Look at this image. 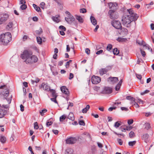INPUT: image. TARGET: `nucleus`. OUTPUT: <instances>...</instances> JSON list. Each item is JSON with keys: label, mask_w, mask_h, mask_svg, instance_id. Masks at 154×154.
<instances>
[{"label": "nucleus", "mask_w": 154, "mask_h": 154, "mask_svg": "<svg viewBox=\"0 0 154 154\" xmlns=\"http://www.w3.org/2000/svg\"><path fill=\"white\" fill-rule=\"evenodd\" d=\"M11 40V35L10 32H7L0 35V42L4 45H6Z\"/></svg>", "instance_id": "nucleus-1"}, {"label": "nucleus", "mask_w": 154, "mask_h": 154, "mask_svg": "<svg viewBox=\"0 0 154 154\" xmlns=\"http://www.w3.org/2000/svg\"><path fill=\"white\" fill-rule=\"evenodd\" d=\"M134 16L130 17L128 15H124L122 17V23L123 25H125V24L128 25L131 22L134 21Z\"/></svg>", "instance_id": "nucleus-2"}, {"label": "nucleus", "mask_w": 154, "mask_h": 154, "mask_svg": "<svg viewBox=\"0 0 154 154\" xmlns=\"http://www.w3.org/2000/svg\"><path fill=\"white\" fill-rule=\"evenodd\" d=\"M32 54V52L29 51L27 50H24L22 54L21 55V57L23 59H26V61L29 59L30 56Z\"/></svg>", "instance_id": "nucleus-3"}, {"label": "nucleus", "mask_w": 154, "mask_h": 154, "mask_svg": "<svg viewBox=\"0 0 154 154\" xmlns=\"http://www.w3.org/2000/svg\"><path fill=\"white\" fill-rule=\"evenodd\" d=\"M108 14L111 19H116L118 17V13L115 10H109L108 11Z\"/></svg>", "instance_id": "nucleus-4"}, {"label": "nucleus", "mask_w": 154, "mask_h": 154, "mask_svg": "<svg viewBox=\"0 0 154 154\" xmlns=\"http://www.w3.org/2000/svg\"><path fill=\"white\" fill-rule=\"evenodd\" d=\"M79 137H70L67 138L66 140V143L67 144H73L75 143L79 140Z\"/></svg>", "instance_id": "nucleus-5"}, {"label": "nucleus", "mask_w": 154, "mask_h": 154, "mask_svg": "<svg viewBox=\"0 0 154 154\" xmlns=\"http://www.w3.org/2000/svg\"><path fill=\"white\" fill-rule=\"evenodd\" d=\"M38 58L36 56L32 55L30 56L29 59L26 61V63H35L38 61Z\"/></svg>", "instance_id": "nucleus-6"}, {"label": "nucleus", "mask_w": 154, "mask_h": 154, "mask_svg": "<svg viewBox=\"0 0 154 154\" xmlns=\"http://www.w3.org/2000/svg\"><path fill=\"white\" fill-rule=\"evenodd\" d=\"M91 81L93 84H97L100 82L101 78L100 77L94 75L91 77Z\"/></svg>", "instance_id": "nucleus-7"}, {"label": "nucleus", "mask_w": 154, "mask_h": 154, "mask_svg": "<svg viewBox=\"0 0 154 154\" xmlns=\"http://www.w3.org/2000/svg\"><path fill=\"white\" fill-rule=\"evenodd\" d=\"M111 24L113 27L116 29H119L122 27L121 23L119 20H113Z\"/></svg>", "instance_id": "nucleus-8"}, {"label": "nucleus", "mask_w": 154, "mask_h": 154, "mask_svg": "<svg viewBox=\"0 0 154 154\" xmlns=\"http://www.w3.org/2000/svg\"><path fill=\"white\" fill-rule=\"evenodd\" d=\"M9 17V15L7 13H3L1 14L0 17V24L6 21Z\"/></svg>", "instance_id": "nucleus-9"}, {"label": "nucleus", "mask_w": 154, "mask_h": 154, "mask_svg": "<svg viewBox=\"0 0 154 154\" xmlns=\"http://www.w3.org/2000/svg\"><path fill=\"white\" fill-rule=\"evenodd\" d=\"M112 91V88L109 87H105L101 92V93L104 94H109L111 93Z\"/></svg>", "instance_id": "nucleus-10"}, {"label": "nucleus", "mask_w": 154, "mask_h": 154, "mask_svg": "<svg viewBox=\"0 0 154 154\" xmlns=\"http://www.w3.org/2000/svg\"><path fill=\"white\" fill-rule=\"evenodd\" d=\"M119 34L122 37L125 36L128 33V31L127 29L124 28H121L119 31Z\"/></svg>", "instance_id": "nucleus-11"}, {"label": "nucleus", "mask_w": 154, "mask_h": 154, "mask_svg": "<svg viewBox=\"0 0 154 154\" xmlns=\"http://www.w3.org/2000/svg\"><path fill=\"white\" fill-rule=\"evenodd\" d=\"M5 90L6 91H3L0 94H2L4 97L3 98L4 100L6 99L7 100H8V98H7V97L9 94V91L8 89H6Z\"/></svg>", "instance_id": "nucleus-12"}, {"label": "nucleus", "mask_w": 154, "mask_h": 154, "mask_svg": "<svg viewBox=\"0 0 154 154\" xmlns=\"http://www.w3.org/2000/svg\"><path fill=\"white\" fill-rule=\"evenodd\" d=\"M149 136L147 134H144L142 137V139L146 143H147L149 141Z\"/></svg>", "instance_id": "nucleus-13"}, {"label": "nucleus", "mask_w": 154, "mask_h": 154, "mask_svg": "<svg viewBox=\"0 0 154 154\" xmlns=\"http://www.w3.org/2000/svg\"><path fill=\"white\" fill-rule=\"evenodd\" d=\"M8 113V111L0 108V118H3Z\"/></svg>", "instance_id": "nucleus-14"}, {"label": "nucleus", "mask_w": 154, "mask_h": 154, "mask_svg": "<svg viewBox=\"0 0 154 154\" xmlns=\"http://www.w3.org/2000/svg\"><path fill=\"white\" fill-rule=\"evenodd\" d=\"M108 6L110 9L114 10L117 6V4L116 3L110 2L108 4Z\"/></svg>", "instance_id": "nucleus-15"}, {"label": "nucleus", "mask_w": 154, "mask_h": 154, "mask_svg": "<svg viewBox=\"0 0 154 154\" xmlns=\"http://www.w3.org/2000/svg\"><path fill=\"white\" fill-rule=\"evenodd\" d=\"M60 90L63 93L66 95H68V89L65 86H63L61 87L60 88Z\"/></svg>", "instance_id": "nucleus-16"}, {"label": "nucleus", "mask_w": 154, "mask_h": 154, "mask_svg": "<svg viewBox=\"0 0 154 154\" xmlns=\"http://www.w3.org/2000/svg\"><path fill=\"white\" fill-rule=\"evenodd\" d=\"M144 42H143V40L141 38L138 37L137 39L136 44L139 45H143L144 44Z\"/></svg>", "instance_id": "nucleus-17"}, {"label": "nucleus", "mask_w": 154, "mask_h": 154, "mask_svg": "<svg viewBox=\"0 0 154 154\" xmlns=\"http://www.w3.org/2000/svg\"><path fill=\"white\" fill-rule=\"evenodd\" d=\"M109 80L112 82V83L114 84L117 82L119 81L118 78L116 77H110L109 78Z\"/></svg>", "instance_id": "nucleus-18"}, {"label": "nucleus", "mask_w": 154, "mask_h": 154, "mask_svg": "<svg viewBox=\"0 0 154 154\" xmlns=\"http://www.w3.org/2000/svg\"><path fill=\"white\" fill-rule=\"evenodd\" d=\"M90 20L92 24L94 25H96L97 24L96 20L95 19L94 17L91 16L90 17Z\"/></svg>", "instance_id": "nucleus-19"}, {"label": "nucleus", "mask_w": 154, "mask_h": 154, "mask_svg": "<svg viewBox=\"0 0 154 154\" xmlns=\"http://www.w3.org/2000/svg\"><path fill=\"white\" fill-rule=\"evenodd\" d=\"M68 118L72 121H73L75 119V117L74 116L73 113L72 112H70L69 115H68Z\"/></svg>", "instance_id": "nucleus-20"}, {"label": "nucleus", "mask_w": 154, "mask_h": 154, "mask_svg": "<svg viewBox=\"0 0 154 154\" xmlns=\"http://www.w3.org/2000/svg\"><path fill=\"white\" fill-rule=\"evenodd\" d=\"M116 40L119 42H125L127 40V39L126 38L118 37L116 39Z\"/></svg>", "instance_id": "nucleus-21"}, {"label": "nucleus", "mask_w": 154, "mask_h": 154, "mask_svg": "<svg viewBox=\"0 0 154 154\" xmlns=\"http://www.w3.org/2000/svg\"><path fill=\"white\" fill-rule=\"evenodd\" d=\"M106 70L105 68L101 69L99 71V73L101 75L106 73Z\"/></svg>", "instance_id": "nucleus-22"}, {"label": "nucleus", "mask_w": 154, "mask_h": 154, "mask_svg": "<svg viewBox=\"0 0 154 154\" xmlns=\"http://www.w3.org/2000/svg\"><path fill=\"white\" fill-rule=\"evenodd\" d=\"M73 150L72 149L68 148L66 150V154H73Z\"/></svg>", "instance_id": "nucleus-23"}, {"label": "nucleus", "mask_w": 154, "mask_h": 154, "mask_svg": "<svg viewBox=\"0 0 154 154\" xmlns=\"http://www.w3.org/2000/svg\"><path fill=\"white\" fill-rule=\"evenodd\" d=\"M68 17H69L68 23L70 24L75 20V19L72 16H68Z\"/></svg>", "instance_id": "nucleus-24"}, {"label": "nucleus", "mask_w": 154, "mask_h": 154, "mask_svg": "<svg viewBox=\"0 0 154 154\" xmlns=\"http://www.w3.org/2000/svg\"><path fill=\"white\" fill-rule=\"evenodd\" d=\"M6 140V137L3 136H1L0 137V141L2 143H5Z\"/></svg>", "instance_id": "nucleus-25"}, {"label": "nucleus", "mask_w": 154, "mask_h": 154, "mask_svg": "<svg viewBox=\"0 0 154 154\" xmlns=\"http://www.w3.org/2000/svg\"><path fill=\"white\" fill-rule=\"evenodd\" d=\"M76 19L78 20L79 22L82 23L83 22V20L81 17L79 16L75 15Z\"/></svg>", "instance_id": "nucleus-26"}, {"label": "nucleus", "mask_w": 154, "mask_h": 154, "mask_svg": "<svg viewBox=\"0 0 154 154\" xmlns=\"http://www.w3.org/2000/svg\"><path fill=\"white\" fill-rule=\"evenodd\" d=\"M90 108L89 105H86V107L83 109L82 110V112L83 113H86L88 110Z\"/></svg>", "instance_id": "nucleus-27"}, {"label": "nucleus", "mask_w": 154, "mask_h": 154, "mask_svg": "<svg viewBox=\"0 0 154 154\" xmlns=\"http://www.w3.org/2000/svg\"><path fill=\"white\" fill-rule=\"evenodd\" d=\"M135 75L137 77V78L139 80H140V83L141 84H143V81H141V79H142V75L139 74H137L135 73Z\"/></svg>", "instance_id": "nucleus-28"}, {"label": "nucleus", "mask_w": 154, "mask_h": 154, "mask_svg": "<svg viewBox=\"0 0 154 154\" xmlns=\"http://www.w3.org/2000/svg\"><path fill=\"white\" fill-rule=\"evenodd\" d=\"M126 99L128 100L133 101L134 102L133 103V105H135V98L132 97L131 96H128L126 97Z\"/></svg>", "instance_id": "nucleus-29"}, {"label": "nucleus", "mask_w": 154, "mask_h": 154, "mask_svg": "<svg viewBox=\"0 0 154 154\" xmlns=\"http://www.w3.org/2000/svg\"><path fill=\"white\" fill-rule=\"evenodd\" d=\"M33 6L37 11L38 12L41 11V10L40 7L38 6L35 4H33Z\"/></svg>", "instance_id": "nucleus-30"}, {"label": "nucleus", "mask_w": 154, "mask_h": 154, "mask_svg": "<svg viewBox=\"0 0 154 154\" xmlns=\"http://www.w3.org/2000/svg\"><path fill=\"white\" fill-rule=\"evenodd\" d=\"M51 18L53 21L58 23L60 22L58 17L52 16Z\"/></svg>", "instance_id": "nucleus-31"}, {"label": "nucleus", "mask_w": 154, "mask_h": 154, "mask_svg": "<svg viewBox=\"0 0 154 154\" xmlns=\"http://www.w3.org/2000/svg\"><path fill=\"white\" fill-rule=\"evenodd\" d=\"M128 11V12L129 15L130 17L135 16V14H134V12H132V10L131 9H129L127 10Z\"/></svg>", "instance_id": "nucleus-32"}, {"label": "nucleus", "mask_w": 154, "mask_h": 154, "mask_svg": "<svg viewBox=\"0 0 154 154\" xmlns=\"http://www.w3.org/2000/svg\"><path fill=\"white\" fill-rule=\"evenodd\" d=\"M113 53L115 55H118L119 53V51L118 50L117 48H114L113 50Z\"/></svg>", "instance_id": "nucleus-33"}, {"label": "nucleus", "mask_w": 154, "mask_h": 154, "mask_svg": "<svg viewBox=\"0 0 154 154\" xmlns=\"http://www.w3.org/2000/svg\"><path fill=\"white\" fill-rule=\"evenodd\" d=\"M121 122L117 121L115 123V124L114 125V127H115L116 128H118L121 125Z\"/></svg>", "instance_id": "nucleus-34"}, {"label": "nucleus", "mask_w": 154, "mask_h": 154, "mask_svg": "<svg viewBox=\"0 0 154 154\" xmlns=\"http://www.w3.org/2000/svg\"><path fill=\"white\" fill-rule=\"evenodd\" d=\"M36 39L37 42L39 44H42V39L40 37H36Z\"/></svg>", "instance_id": "nucleus-35"}, {"label": "nucleus", "mask_w": 154, "mask_h": 154, "mask_svg": "<svg viewBox=\"0 0 154 154\" xmlns=\"http://www.w3.org/2000/svg\"><path fill=\"white\" fill-rule=\"evenodd\" d=\"M47 111V109H44L40 111V113L42 116H43L44 115V113L46 112Z\"/></svg>", "instance_id": "nucleus-36"}, {"label": "nucleus", "mask_w": 154, "mask_h": 154, "mask_svg": "<svg viewBox=\"0 0 154 154\" xmlns=\"http://www.w3.org/2000/svg\"><path fill=\"white\" fill-rule=\"evenodd\" d=\"M143 46L145 47L146 49H147L149 50H150V51L152 52V49L151 48V47L148 45L145 44L143 45Z\"/></svg>", "instance_id": "nucleus-37"}, {"label": "nucleus", "mask_w": 154, "mask_h": 154, "mask_svg": "<svg viewBox=\"0 0 154 154\" xmlns=\"http://www.w3.org/2000/svg\"><path fill=\"white\" fill-rule=\"evenodd\" d=\"M66 117V116L65 115H63L60 117V122H63L64 120Z\"/></svg>", "instance_id": "nucleus-38"}, {"label": "nucleus", "mask_w": 154, "mask_h": 154, "mask_svg": "<svg viewBox=\"0 0 154 154\" xmlns=\"http://www.w3.org/2000/svg\"><path fill=\"white\" fill-rule=\"evenodd\" d=\"M49 87V86L48 85L45 84L44 83L43 88V90L45 91H48Z\"/></svg>", "instance_id": "nucleus-39"}, {"label": "nucleus", "mask_w": 154, "mask_h": 154, "mask_svg": "<svg viewBox=\"0 0 154 154\" xmlns=\"http://www.w3.org/2000/svg\"><path fill=\"white\" fill-rule=\"evenodd\" d=\"M79 124L80 125L84 126L85 125V122L83 120H80L79 121Z\"/></svg>", "instance_id": "nucleus-40"}, {"label": "nucleus", "mask_w": 154, "mask_h": 154, "mask_svg": "<svg viewBox=\"0 0 154 154\" xmlns=\"http://www.w3.org/2000/svg\"><path fill=\"white\" fill-rule=\"evenodd\" d=\"M35 32L38 35L41 34L43 32L41 28H40L39 30H36Z\"/></svg>", "instance_id": "nucleus-41"}, {"label": "nucleus", "mask_w": 154, "mask_h": 154, "mask_svg": "<svg viewBox=\"0 0 154 154\" xmlns=\"http://www.w3.org/2000/svg\"><path fill=\"white\" fill-rule=\"evenodd\" d=\"M136 100L137 101V103H139V104L141 103L142 104H143V101L139 98H137L136 100L135 99V101Z\"/></svg>", "instance_id": "nucleus-42"}, {"label": "nucleus", "mask_w": 154, "mask_h": 154, "mask_svg": "<svg viewBox=\"0 0 154 154\" xmlns=\"http://www.w3.org/2000/svg\"><path fill=\"white\" fill-rule=\"evenodd\" d=\"M27 8V6L25 4H23L21 5L20 6V8L22 10H24L26 9Z\"/></svg>", "instance_id": "nucleus-43"}, {"label": "nucleus", "mask_w": 154, "mask_h": 154, "mask_svg": "<svg viewBox=\"0 0 154 154\" xmlns=\"http://www.w3.org/2000/svg\"><path fill=\"white\" fill-rule=\"evenodd\" d=\"M112 48V45L111 44H109L107 46L106 49L108 51H110Z\"/></svg>", "instance_id": "nucleus-44"}, {"label": "nucleus", "mask_w": 154, "mask_h": 154, "mask_svg": "<svg viewBox=\"0 0 154 154\" xmlns=\"http://www.w3.org/2000/svg\"><path fill=\"white\" fill-rule=\"evenodd\" d=\"M59 28L61 30L66 31V28L64 26L62 25L60 26H59Z\"/></svg>", "instance_id": "nucleus-45"}, {"label": "nucleus", "mask_w": 154, "mask_h": 154, "mask_svg": "<svg viewBox=\"0 0 154 154\" xmlns=\"http://www.w3.org/2000/svg\"><path fill=\"white\" fill-rule=\"evenodd\" d=\"M145 128L147 130L148 129H149L150 127V124L148 123H146L145 124Z\"/></svg>", "instance_id": "nucleus-46"}, {"label": "nucleus", "mask_w": 154, "mask_h": 154, "mask_svg": "<svg viewBox=\"0 0 154 154\" xmlns=\"http://www.w3.org/2000/svg\"><path fill=\"white\" fill-rule=\"evenodd\" d=\"M13 26V23L12 22H9L7 25V26L9 28H11Z\"/></svg>", "instance_id": "nucleus-47"}, {"label": "nucleus", "mask_w": 154, "mask_h": 154, "mask_svg": "<svg viewBox=\"0 0 154 154\" xmlns=\"http://www.w3.org/2000/svg\"><path fill=\"white\" fill-rule=\"evenodd\" d=\"M34 128L35 129H38L39 128V126L37 122H35L34 123Z\"/></svg>", "instance_id": "nucleus-48"}, {"label": "nucleus", "mask_w": 154, "mask_h": 154, "mask_svg": "<svg viewBox=\"0 0 154 154\" xmlns=\"http://www.w3.org/2000/svg\"><path fill=\"white\" fill-rule=\"evenodd\" d=\"M140 52L142 55V56L143 57H145L146 56V54L145 51L142 49H140Z\"/></svg>", "instance_id": "nucleus-49"}, {"label": "nucleus", "mask_w": 154, "mask_h": 154, "mask_svg": "<svg viewBox=\"0 0 154 154\" xmlns=\"http://www.w3.org/2000/svg\"><path fill=\"white\" fill-rule=\"evenodd\" d=\"M87 11L85 8H83L80 9V12L82 13H85Z\"/></svg>", "instance_id": "nucleus-50"}, {"label": "nucleus", "mask_w": 154, "mask_h": 154, "mask_svg": "<svg viewBox=\"0 0 154 154\" xmlns=\"http://www.w3.org/2000/svg\"><path fill=\"white\" fill-rule=\"evenodd\" d=\"M57 97H54L53 98H51V100L54 102L55 103H57V102L56 100V98Z\"/></svg>", "instance_id": "nucleus-51"}, {"label": "nucleus", "mask_w": 154, "mask_h": 154, "mask_svg": "<svg viewBox=\"0 0 154 154\" xmlns=\"http://www.w3.org/2000/svg\"><path fill=\"white\" fill-rule=\"evenodd\" d=\"M53 123V122L52 121H48L46 122V126L47 127H49Z\"/></svg>", "instance_id": "nucleus-52"}, {"label": "nucleus", "mask_w": 154, "mask_h": 154, "mask_svg": "<svg viewBox=\"0 0 154 154\" xmlns=\"http://www.w3.org/2000/svg\"><path fill=\"white\" fill-rule=\"evenodd\" d=\"M134 132L132 131H131L129 133V137L130 138H132L134 135Z\"/></svg>", "instance_id": "nucleus-53"}, {"label": "nucleus", "mask_w": 154, "mask_h": 154, "mask_svg": "<svg viewBox=\"0 0 154 154\" xmlns=\"http://www.w3.org/2000/svg\"><path fill=\"white\" fill-rule=\"evenodd\" d=\"M121 85H119V84H117L115 87V90L116 91H119Z\"/></svg>", "instance_id": "nucleus-54"}, {"label": "nucleus", "mask_w": 154, "mask_h": 154, "mask_svg": "<svg viewBox=\"0 0 154 154\" xmlns=\"http://www.w3.org/2000/svg\"><path fill=\"white\" fill-rule=\"evenodd\" d=\"M85 53L88 55H89L90 54V50L88 48H86L85 49Z\"/></svg>", "instance_id": "nucleus-55"}, {"label": "nucleus", "mask_w": 154, "mask_h": 154, "mask_svg": "<svg viewBox=\"0 0 154 154\" xmlns=\"http://www.w3.org/2000/svg\"><path fill=\"white\" fill-rule=\"evenodd\" d=\"M134 121L133 119H129L128 121V123L130 125L133 123Z\"/></svg>", "instance_id": "nucleus-56"}, {"label": "nucleus", "mask_w": 154, "mask_h": 154, "mask_svg": "<svg viewBox=\"0 0 154 154\" xmlns=\"http://www.w3.org/2000/svg\"><path fill=\"white\" fill-rule=\"evenodd\" d=\"M116 107L115 106L110 107L108 109V110L109 111H112L113 110L116 109Z\"/></svg>", "instance_id": "nucleus-57"}, {"label": "nucleus", "mask_w": 154, "mask_h": 154, "mask_svg": "<svg viewBox=\"0 0 154 154\" xmlns=\"http://www.w3.org/2000/svg\"><path fill=\"white\" fill-rule=\"evenodd\" d=\"M114 133L115 134L118 135L119 137H120L121 136H122L123 137H124L125 136V135L122 134V133L118 134L116 132H114Z\"/></svg>", "instance_id": "nucleus-58"}, {"label": "nucleus", "mask_w": 154, "mask_h": 154, "mask_svg": "<svg viewBox=\"0 0 154 154\" xmlns=\"http://www.w3.org/2000/svg\"><path fill=\"white\" fill-rule=\"evenodd\" d=\"M52 97H57V95L55 91L52 92Z\"/></svg>", "instance_id": "nucleus-59"}, {"label": "nucleus", "mask_w": 154, "mask_h": 154, "mask_svg": "<svg viewBox=\"0 0 154 154\" xmlns=\"http://www.w3.org/2000/svg\"><path fill=\"white\" fill-rule=\"evenodd\" d=\"M111 69L112 67L111 66H108L105 68V69H106L107 72L108 71L111 70Z\"/></svg>", "instance_id": "nucleus-60"}, {"label": "nucleus", "mask_w": 154, "mask_h": 154, "mask_svg": "<svg viewBox=\"0 0 154 154\" xmlns=\"http://www.w3.org/2000/svg\"><path fill=\"white\" fill-rule=\"evenodd\" d=\"M2 109L4 108V109H8L9 108V106L8 105H2Z\"/></svg>", "instance_id": "nucleus-61"}, {"label": "nucleus", "mask_w": 154, "mask_h": 154, "mask_svg": "<svg viewBox=\"0 0 154 154\" xmlns=\"http://www.w3.org/2000/svg\"><path fill=\"white\" fill-rule=\"evenodd\" d=\"M149 91V90H145L144 92H141V95H143L145 94H146L148 93Z\"/></svg>", "instance_id": "nucleus-62"}, {"label": "nucleus", "mask_w": 154, "mask_h": 154, "mask_svg": "<svg viewBox=\"0 0 154 154\" xmlns=\"http://www.w3.org/2000/svg\"><path fill=\"white\" fill-rule=\"evenodd\" d=\"M74 77V75L73 74L71 73H70L69 74V79L70 80L71 79H72Z\"/></svg>", "instance_id": "nucleus-63"}, {"label": "nucleus", "mask_w": 154, "mask_h": 154, "mask_svg": "<svg viewBox=\"0 0 154 154\" xmlns=\"http://www.w3.org/2000/svg\"><path fill=\"white\" fill-rule=\"evenodd\" d=\"M28 150L30 151L31 154H34V153L32 151V148L31 146H29V147Z\"/></svg>", "instance_id": "nucleus-64"}]
</instances>
